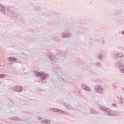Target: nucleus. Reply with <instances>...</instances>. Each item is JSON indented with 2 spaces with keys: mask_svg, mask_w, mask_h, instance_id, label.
Masks as SVG:
<instances>
[{
  "mask_svg": "<svg viewBox=\"0 0 124 124\" xmlns=\"http://www.w3.org/2000/svg\"><path fill=\"white\" fill-rule=\"evenodd\" d=\"M9 59L10 61H12V62H15V61H16V59L15 58H13V57H10Z\"/></svg>",
  "mask_w": 124,
  "mask_h": 124,
  "instance_id": "nucleus-4",
  "label": "nucleus"
},
{
  "mask_svg": "<svg viewBox=\"0 0 124 124\" xmlns=\"http://www.w3.org/2000/svg\"><path fill=\"white\" fill-rule=\"evenodd\" d=\"M122 34H124V31H123V32H122Z\"/></svg>",
  "mask_w": 124,
  "mask_h": 124,
  "instance_id": "nucleus-10",
  "label": "nucleus"
},
{
  "mask_svg": "<svg viewBox=\"0 0 124 124\" xmlns=\"http://www.w3.org/2000/svg\"><path fill=\"white\" fill-rule=\"evenodd\" d=\"M97 92L98 93H102V88L100 86H98L97 87Z\"/></svg>",
  "mask_w": 124,
  "mask_h": 124,
  "instance_id": "nucleus-2",
  "label": "nucleus"
},
{
  "mask_svg": "<svg viewBox=\"0 0 124 124\" xmlns=\"http://www.w3.org/2000/svg\"><path fill=\"white\" fill-rule=\"evenodd\" d=\"M36 75H37V76H41L42 75H43V73H39L38 72H36L35 73Z\"/></svg>",
  "mask_w": 124,
  "mask_h": 124,
  "instance_id": "nucleus-3",
  "label": "nucleus"
},
{
  "mask_svg": "<svg viewBox=\"0 0 124 124\" xmlns=\"http://www.w3.org/2000/svg\"><path fill=\"white\" fill-rule=\"evenodd\" d=\"M112 105V106H116V104H113Z\"/></svg>",
  "mask_w": 124,
  "mask_h": 124,
  "instance_id": "nucleus-9",
  "label": "nucleus"
},
{
  "mask_svg": "<svg viewBox=\"0 0 124 124\" xmlns=\"http://www.w3.org/2000/svg\"><path fill=\"white\" fill-rule=\"evenodd\" d=\"M14 90H16V92H22L23 88L21 86H16L14 88Z\"/></svg>",
  "mask_w": 124,
  "mask_h": 124,
  "instance_id": "nucleus-1",
  "label": "nucleus"
},
{
  "mask_svg": "<svg viewBox=\"0 0 124 124\" xmlns=\"http://www.w3.org/2000/svg\"><path fill=\"white\" fill-rule=\"evenodd\" d=\"M123 57V54L122 53H119L118 54L117 58H122Z\"/></svg>",
  "mask_w": 124,
  "mask_h": 124,
  "instance_id": "nucleus-5",
  "label": "nucleus"
},
{
  "mask_svg": "<svg viewBox=\"0 0 124 124\" xmlns=\"http://www.w3.org/2000/svg\"><path fill=\"white\" fill-rule=\"evenodd\" d=\"M86 91H91V90L88 87L86 88Z\"/></svg>",
  "mask_w": 124,
  "mask_h": 124,
  "instance_id": "nucleus-7",
  "label": "nucleus"
},
{
  "mask_svg": "<svg viewBox=\"0 0 124 124\" xmlns=\"http://www.w3.org/2000/svg\"><path fill=\"white\" fill-rule=\"evenodd\" d=\"M6 75L4 74H0V78H3V77H5Z\"/></svg>",
  "mask_w": 124,
  "mask_h": 124,
  "instance_id": "nucleus-6",
  "label": "nucleus"
},
{
  "mask_svg": "<svg viewBox=\"0 0 124 124\" xmlns=\"http://www.w3.org/2000/svg\"><path fill=\"white\" fill-rule=\"evenodd\" d=\"M122 71L123 73H124V68L123 69H122Z\"/></svg>",
  "mask_w": 124,
  "mask_h": 124,
  "instance_id": "nucleus-8",
  "label": "nucleus"
}]
</instances>
